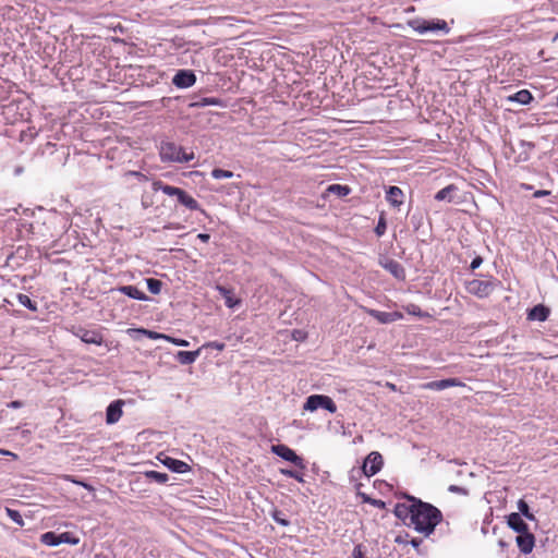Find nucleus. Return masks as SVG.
Segmentation results:
<instances>
[{
  "label": "nucleus",
  "instance_id": "nucleus-1",
  "mask_svg": "<svg viewBox=\"0 0 558 558\" xmlns=\"http://www.w3.org/2000/svg\"><path fill=\"white\" fill-rule=\"evenodd\" d=\"M408 499L410 502H414V513L409 524L413 525L417 532L424 533L425 535L433 533L436 525L442 520L440 510L415 497H408Z\"/></svg>",
  "mask_w": 558,
  "mask_h": 558
},
{
  "label": "nucleus",
  "instance_id": "nucleus-2",
  "mask_svg": "<svg viewBox=\"0 0 558 558\" xmlns=\"http://www.w3.org/2000/svg\"><path fill=\"white\" fill-rule=\"evenodd\" d=\"M159 156L163 162H189L194 159V153H186L181 146L173 142H162Z\"/></svg>",
  "mask_w": 558,
  "mask_h": 558
},
{
  "label": "nucleus",
  "instance_id": "nucleus-3",
  "mask_svg": "<svg viewBox=\"0 0 558 558\" xmlns=\"http://www.w3.org/2000/svg\"><path fill=\"white\" fill-rule=\"evenodd\" d=\"M408 25L415 32L420 34H424L426 32H442L445 34H448L450 32V28L448 26V23L445 20H433L427 21L423 19H413L408 22Z\"/></svg>",
  "mask_w": 558,
  "mask_h": 558
},
{
  "label": "nucleus",
  "instance_id": "nucleus-4",
  "mask_svg": "<svg viewBox=\"0 0 558 558\" xmlns=\"http://www.w3.org/2000/svg\"><path fill=\"white\" fill-rule=\"evenodd\" d=\"M495 281L472 279L465 282V290L468 293L484 299L489 296L495 290Z\"/></svg>",
  "mask_w": 558,
  "mask_h": 558
},
{
  "label": "nucleus",
  "instance_id": "nucleus-5",
  "mask_svg": "<svg viewBox=\"0 0 558 558\" xmlns=\"http://www.w3.org/2000/svg\"><path fill=\"white\" fill-rule=\"evenodd\" d=\"M319 408H323L330 413L337 412V405L333 400L329 396L325 395H312L306 399L303 405V410L310 412H314Z\"/></svg>",
  "mask_w": 558,
  "mask_h": 558
},
{
  "label": "nucleus",
  "instance_id": "nucleus-6",
  "mask_svg": "<svg viewBox=\"0 0 558 558\" xmlns=\"http://www.w3.org/2000/svg\"><path fill=\"white\" fill-rule=\"evenodd\" d=\"M271 452L284 459L286 461L293 463L298 468H305L304 460L301 457H299L295 453V451L289 448L287 445H272Z\"/></svg>",
  "mask_w": 558,
  "mask_h": 558
},
{
  "label": "nucleus",
  "instance_id": "nucleus-7",
  "mask_svg": "<svg viewBox=\"0 0 558 558\" xmlns=\"http://www.w3.org/2000/svg\"><path fill=\"white\" fill-rule=\"evenodd\" d=\"M384 465L383 457L377 451H372L364 460L362 470L363 473L371 477L377 474Z\"/></svg>",
  "mask_w": 558,
  "mask_h": 558
},
{
  "label": "nucleus",
  "instance_id": "nucleus-8",
  "mask_svg": "<svg viewBox=\"0 0 558 558\" xmlns=\"http://www.w3.org/2000/svg\"><path fill=\"white\" fill-rule=\"evenodd\" d=\"M365 311L380 324H390L403 318L401 312H381L374 308H366Z\"/></svg>",
  "mask_w": 558,
  "mask_h": 558
},
{
  "label": "nucleus",
  "instance_id": "nucleus-9",
  "mask_svg": "<svg viewBox=\"0 0 558 558\" xmlns=\"http://www.w3.org/2000/svg\"><path fill=\"white\" fill-rule=\"evenodd\" d=\"M465 384L459 378H446L441 380L428 381L422 385L423 389L444 390L450 387H464Z\"/></svg>",
  "mask_w": 558,
  "mask_h": 558
},
{
  "label": "nucleus",
  "instance_id": "nucleus-10",
  "mask_svg": "<svg viewBox=\"0 0 558 558\" xmlns=\"http://www.w3.org/2000/svg\"><path fill=\"white\" fill-rule=\"evenodd\" d=\"M196 82L195 74L190 70H179L172 78L173 85L179 88H189Z\"/></svg>",
  "mask_w": 558,
  "mask_h": 558
},
{
  "label": "nucleus",
  "instance_id": "nucleus-11",
  "mask_svg": "<svg viewBox=\"0 0 558 558\" xmlns=\"http://www.w3.org/2000/svg\"><path fill=\"white\" fill-rule=\"evenodd\" d=\"M515 541L520 551L525 555L532 553L535 546V537L530 531L519 534Z\"/></svg>",
  "mask_w": 558,
  "mask_h": 558
},
{
  "label": "nucleus",
  "instance_id": "nucleus-12",
  "mask_svg": "<svg viewBox=\"0 0 558 558\" xmlns=\"http://www.w3.org/2000/svg\"><path fill=\"white\" fill-rule=\"evenodd\" d=\"M122 405H123L122 400L113 401L108 405L107 412H106V422L108 424H114L121 418L122 413H123Z\"/></svg>",
  "mask_w": 558,
  "mask_h": 558
},
{
  "label": "nucleus",
  "instance_id": "nucleus-13",
  "mask_svg": "<svg viewBox=\"0 0 558 558\" xmlns=\"http://www.w3.org/2000/svg\"><path fill=\"white\" fill-rule=\"evenodd\" d=\"M507 523L513 531H515L519 534L529 531L527 524L517 512H512L507 517Z\"/></svg>",
  "mask_w": 558,
  "mask_h": 558
},
{
  "label": "nucleus",
  "instance_id": "nucleus-14",
  "mask_svg": "<svg viewBox=\"0 0 558 558\" xmlns=\"http://www.w3.org/2000/svg\"><path fill=\"white\" fill-rule=\"evenodd\" d=\"M550 314V310L543 304L535 305L527 312V319L545 322Z\"/></svg>",
  "mask_w": 558,
  "mask_h": 558
},
{
  "label": "nucleus",
  "instance_id": "nucleus-15",
  "mask_svg": "<svg viewBox=\"0 0 558 558\" xmlns=\"http://www.w3.org/2000/svg\"><path fill=\"white\" fill-rule=\"evenodd\" d=\"M397 518H399L402 521H407L408 519L410 522L412 521V514L414 513V502L408 504H397L393 510Z\"/></svg>",
  "mask_w": 558,
  "mask_h": 558
},
{
  "label": "nucleus",
  "instance_id": "nucleus-16",
  "mask_svg": "<svg viewBox=\"0 0 558 558\" xmlns=\"http://www.w3.org/2000/svg\"><path fill=\"white\" fill-rule=\"evenodd\" d=\"M162 463L168 469H170L171 471L177 472V473H186L191 469L190 465L186 462L178 460V459L169 458V457H167L162 461Z\"/></svg>",
  "mask_w": 558,
  "mask_h": 558
},
{
  "label": "nucleus",
  "instance_id": "nucleus-17",
  "mask_svg": "<svg viewBox=\"0 0 558 558\" xmlns=\"http://www.w3.org/2000/svg\"><path fill=\"white\" fill-rule=\"evenodd\" d=\"M80 338L83 342L88 344L100 345L104 341L102 335L96 330H81Z\"/></svg>",
  "mask_w": 558,
  "mask_h": 558
},
{
  "label": "nucleus",
  "instance_id": "nucleus-18",
  "mask_svg": "<svg viewBox=\"0 0 558 558\" xmlns=\"http://www.w3.org/2000/svg\"><path fill=\"white\" fill-rule=\"evenodd\" d=\"M153 190L154 191H162L166 195H169V196H175L177 198L179 197V195L181 194V192L183 191L182 189L180 187H177V186H172V185H168V184H165L162 181L158 180V181H154L153 182Z\"/></svg>",
  "mask_w": 558,
  "mask_h": 558
},
{
  "label": "nucleus",
  "instance_id": "nucleus-19",
  "mask_svg": "<svg viewBox=\"0 0 558 558\" xmlns=\"http://www.w3.org/2000/svg\"><path fill=\"white\" fill-rule=\"evenodd\" d=\"M386 198L392 206H399L403 203V192L398 186H390L387 191Z\"/></svg>",
  "mask_w": 558,
  "mask_h": 558
},
{
  "label": "nucleus",
  "instance_id": "nucleus-20",
  "mask_svg": "<svg viewBox=\"0 0 558 558\" xmlns=\"http://www.w3.org/2000/svg\"><path fill=\"white\" fill-rule=\"evenodd\" d=\"M201 353V349H197L195 351H179L177 353V360L182 365H189L196 361Z\"/></svg>",
  "mask_w": 558,
  "mask_h": 558
},
{
  "label": "nucleus",
  "instance_id": "nucleus-21",
  "mask_svg": "<svg viewBox=\"0 0 558 558\" xmlns=\"http://www.w3.org/2000/svg\"><path fill=\"white\" fill-rule=\"evenodd\" d=\"M384 268L398 279L404 278V268L395 259H389L384 264Z\"/></svg>",
  "mask_w": 558,
  "mask_h": 558
},
{
  "label": "nucleus",
  "instance_id": "nucleus-22",
  "mask_svg": "<svg viewBox=\"0 0 558 558\" xmlns=\"http://www.w3.org/2000/svg\"><path fill=\"white\" fill-rule=\"evenodd\" d=\"M217 290L223 296L225 303L229 308H233L240 304V300L234 298L232 291L222 286H217Z\"/></svg>",
  "mask_w": 558,
  "mask_h": 558
},
{
  "label": "nucleus",
  "instance_id": "nucleus-23",
  "mask_svg": "<svg viewBox=\"0 0 558 558\" xmlns=\"http://www.w3.org/2000/svg\"><path fill=\"white\" fill-rule=\"evenodd\" d=\"M508 100L514 101V102H518L521 105H527L533 100V96H532L531 92H529L527 89H521V90L514 93L513 95L509 96Z\"/></svg>",
  "mask_w": 558,
  "mask_h": 558
},
{
  "label": "nucleus",
  "instance_id": "nucleus-24",
  "mask_svg": "<svg viewBox=\"0 0 558 558\" xmlns=\"http://www.w3.org/2000/svg\"><path fill=\"white\" fill-rule=\"evenodd\" d=\"M178 202L189 208L190 210H198L199 204L198 202L187 194L184 190L181 192V194L178 197Z\"/></svg>",
  "mask_w": 558,
  "mask_h": 558
},
{
  "label": "nucleus",
  "instance_id": "nucleus-25",
  "mask_svg": "<svg viewBox=\"0 0 558 558\" xmlns=\"http://www.w3.org/2000/svg\"><path fill=\"white\" fill-rule=\"evenodd\" d=\"M64 536H66V533L57 535L53 532H47V533L43 534L41 541L44 544H46L48 546H57V545L63 543Z\"/></svg>",
  "mask_w": 558,
  "mask_h": 558
},
{
  "label": "nucleus",
  "instance_id": "nucleus-26",
  "mask_svg": "<svg viewBox=\"0 0 558 558\" xmlns=\"http://www.w3.org/2000/svg\"><path fill=\"white\" fill-rule=\"evenodd\" d=\"M120 291L132 299L146 300L145 293L134 286H124Z\"/></svg>",
  "mask_w": 558,
  "mask_h": 558
},
{
  "label": "nucleus",
  "instance_id": "nucleus-27",
  "mask_svg": "<svg viewBox=\"0 0 558 558\" xmlns=\"http://www.w3.org/2000/svg\"><path fill=\"white\" fill-rule=\"evenodd\" d=\"M457 190H458V187L454 184H449L436 193L435 199L438 202H441L445 199L451 202V194L453 192H456Z\"/></svg>",
  "mask_w": 558,
  "mask_h": 558
},
{
  "label": "nucleus",
  "instance_id": "nucleus-28",
  "mask_svg": "<svg viewBox=\"0 0 558 558\" xmlns=\"http://www.w3.org/2000/svg\"><path fill=\"white\" fill-rule=\"evenodd\" d=\"M350 187L348 185H341V184H331L327 187V193H332L338 195L339 197L347 196L350 193Z\"/></svg>",
  "mask_w": 558,
  "mask_h": 558
},
{
  "label": "nucleus",
  "instance_id": "nucleus-29",
  "mask_svg": "<svg viewBox=\"0 0 558 558\" xmlns=\"http://www.w3.org/2000/svg\"><path fill=\"white\" fill-rule=\"evenodd\" d=\"M403 310H404L409 315H412V316H416V317H420V318H423V317H429V314H428V313L423 312L418 305L413 304V303H410V304L403 305Z\"/></svg>",
  "mask_w": 558,
  "mask_h": 558
},
{
  "label": "nucleus",
  "instance_id": "nucleus-30",
  "mask_svg": "<svg viewBox=\"0 0 558 558\" xmlns=\"http://www.w3.org/2000/svg\"><path fill=\"white\" fill-rule=\"evenodd\" d=\"M129 332L142 333V335H144L147 338L153 339V340L165 339V337H167V335L159 333V332H156V331H153V330H147V329H144V328L129 329Z\"/></svg>",
  "mask_w": 558,
  "mask_h": 558
},
{
  "label": "nucleus",
  "instance_id": "nucleus-31",
  "mask_svg": "<svg viewBox=\"0 0 558 558\" xmlns=\"http://www.w3.org/2000/svg\"><path fill=\"white\" fill-rule=\"evenodd\" d=\"M145 476L151 481H155L159 484H165L168 481V474L161 473L157 471H147Z\"/></svg>",
  "mask_w": 558,
  "mask_h": 558
},
{
  "label": "nucleus",
  "instance_id": "nucleus-32",
  "mask_svg": "<svg viewBox=\"0 0 558 558\" xmlns=\"http://www.w3.org/2000/svg\"><path fill=\"white\" fill-rule=\"evenodd\" d=\"M387 230V220H386V214L384 211L380 213L377 226L375 227V233L377 236H381L385 234Z\"/></svg>",
  "mask_w": 558,
  "mask_h": 558
},
{
  "label": "nucleus",
  "instance_id": "nucleus-33",
  "mask_svg": "<svg viewBox=\"0 0 558 558\" xmlns=\"http://www.w3.org/2000/svg\"><path fill=\"white\" fill-rule=\"evenodd\" d=\"M17 301L28 310L36 312L37 311V304L36 302L32 301L31 298L26 294L19 293L17 294Z\"/></svg>",
  "mask_w": 558,
  "mask_h": 558
},
{
  "label": "nucleus",
  "instance_id": "nucleus-34",
  "mask_svg": "<svg viewBox=\"0 0 558 558\" xmlns=\"http://www.w3.org/2000/svg\"><path fill=\"white\" fill-rule=\"evenodd\" d=\"M211 177L214 179L220 180V179H230L233 177V172L220 168H216L211 171Z\"/></svg>",
  "mask_w": 558,
  "mask_h": 558
},
{
  "label": "nucleus",
  "instance_id": "nucleus-35",
  "mask_svg": "<svg viewBox=\"0 0 558 558\" xmlns=\"http://www.w3.org/2000/svg\"><path fill=\"white\" fill-rule=\"evenodd\" d=\"M161 281L158 280V279H154V278H149L147 279V287H148V290L153 293V294H158L161 290Z\"/></svg>",
  "mask_w": 558,
  "mask_h": 558
},
{
  "label": "nucleus",
  "instance_id": "nucleus-36",
  "mask_svg": "<svg viewBox=\"0 0 558 558\" xmlns=\"http://www.w3.org/2000/svg\"><path fill=\"white\" fill-rule=\"evenodd\" d=\"M361 496H362L363 502L369 504L379 509H385V507H386L385 501H383L380 499H374L365 494H361Z\"/></svg>",
  "mask_w": 558,
  "mask_h": 558
},
{
  "label": "nucleus",
  "instance_id": "nucleus-37",
  "mask_svg": "<svg viewBox=\"0 0 558 558\" xmlns=\"http://www.w3.org/2000/svg\"><path fill=\"white\" fill-rule=\"evenodd\" d=\"M518 509L526 519L534 520V514L530 512L529 505L523 499L518 501Z\"/></svg>",
  "mask_w": 558,
  "mask_h": 558
},
{
  "label": "nucleus",
  "instance_id": "nucleus-38",
  "mask_svg": "<svg viewBox=\"0 0 558 558\" xmlns=\"http://www.w3.org/2000/svg\"><path fill=\"white\" fill-rule=\"evenodd\" d=\"M7 514L13 522L17 523L19 525L22 526L24 524L23 518L17 510L7 508Z\"/></svg>",
  "mask_w": 558,
  "mask_h": 558
},
{
  "label": "nucleus",
  "instance_id": "nucleus-39",
  "mask_svg": "<svg viewBox=\"0 0 558 558\" xmlns=\"http://www.w3.org/2000/svg\"><path fill=\"white\" fill-rule=\"evenodd\" d=\"M280 473L283 474L284 476H288V477H291V478H294L298 482L300 483H303L304 482V478H303V475L300 474L299 472L296 471H293V470H288V469H281L280 470Z\"/></svg>",
  "mask_w": 558,
  "mask_h": 558
},
{
  "label": "nucleus",
  "instance_id": "nucleus-40",
  "mask_svg": "<svg viewBox=\"0 0 558 558\" xmlns=\"http://www.w3.org/2000/svg\"><path fill=\"white\" fill-rule=\"evenodd\" d=\"M203 347L211 348V349H215L218 351H223L226 348V344L223 342H219V341H210V342L205 343Z\"/></svg>",
  "mask_w": 558,
  "mask_h": 558
},
{
  "label": "nucleus",
  "instance_id": "nucleus-41",
  "mask_svg": "<svg viewBox=\"0 0 558 558\" xmlns=\"http://www.w3.org/2000/svg\"><path fill=\"white\" fill-rule=\"evenodd\" d=\"M165 340H167L175 345H179V347H187L189 345V341H186L184 339L173 338L170 336L165 337Z\"/></svg>",
  "mask_w": 558,
  "mask_h": 558
},
{
  "label": "nucleus",
  "instance_id": "nucleus-42",
  "mask_svg": "<svg viewBox=\"0 0 558 558\" xmlns=\"http://www.w3.org/2000/svg\"><path fill=\"white\" fill-rule=\"evenodd\" d=\"M280 514L281 513L279 511H276L272 515L274 520L282 526H288L290 522L287 519L282 518Z\"/></svg>",
  "mask_w": 558,
  "mask_h": 558
},
{
  "label": "nucleus",
  "instance_id": "nucleus-43",
  "mask_svg": "<svg viewBox=\"0 0 558 558\" xmlns=\"http://www.w3.org/2000/svg\"><path fill=\"white\" fill-rule=\"evenodd\" d=\"M449 490L452 493L461 494V495H468L469 492L464 487H460L458 485H450Z\"/></svg>",
  "mask_w": 558,
  "mask_h": 558
},
{
  "label": "nucleus",
  "instance_id": "nucleus-44",
  "mask_svg": "<svg viewBox=\"0 0 558 558\" xmlns=\"http://www.w3.org/2000/svg\"><path fill=\"white\" fill-rule=\"evenodd\" d=\"M353 558H367L365 557L363 550H362V546L361 545H356L353 549Z\"/></svg>",
  "mask_w": 558,
  "mask_h": 558
},
{
  "label": "nucleus",
  "instance_id": "nucleus-45",
  "mask_svg": "<svg viewBox=\"0 0 558 558\" xmlns=\"http://www.w3.org/2000/svg\"><path fill=\"white\" fill-rule=\"evenodd\" d=\"M8 408H11V409H19L21 407H23V402L22 401H19V400H15V401H11L7 404Z\"/></svg>",
  "mask_w": 558,
  "mask_h": 558
},
{
  "label": "nucleus",
  "instance_id": "nucleus-46",
  "mask_svg": "<svg viewBox=\"0 0 558 558\" xmlns=\"http://www.w3.org/2000/svg\"><path fill=\"white\" fill-rule=\"evenodd\" d=\"M549 194H550V192H549V191H546V190H538V191H536V192L533 194V196H534L535 198H539V197H543V196H547V195H549Z\"/></svg>",
  "mask_w": 558,
  "mask_h": 558
},
{
  "label": "nucleus",
  "instance_id": "nucleus-47",
  "mask_svg": "<svg viewBox=\"0 0 558 558\" xmlns=\"http://www.w3.org/2000/svg\"><path fill=\"white\" fill-rule=\"evenodd\" d=\"M0 454L9 456V457H11L14 460H16L19 458L16 453H14L12 451H9V450H5V449H0Z\"/></svg>",
  "mask_w": 558,
  "mask_h": 558
},
{
  "label": "nucleus",
  "instance_id": "nucleus-48",
  "mask_svg": "<svg viewBox=\"0 0 558 558\" xmlns=\"http://www.w3.org/2000/svg\"><path fill=\"white\" fill-rule=\"evenodd\" d=\"M482 263V258L481 257H476L472 260L471 263V269H476Z\"/></svg>",
  "mask_w": 558,
  "mask_h": 558
},
{
  "label": "nucleus",
  "instance_id": "nucleus-49",
  "mask_svg": "<svg viewBox=\"0 0 558 558\" xmlns=\"http://www.w3.org/2000/svg\"><path fill=\"white\" fill-rule=\"evenodd\" d=\"M197 239H199L202 242L207 243L210 239V235L208 233H199L197 235Z\"/></svg>",
  "mask_w": 558,
  "mask_h": 558
},
{
  "label": "nucleus",
  "instance_id": "nucleus-50",
  "mask_svg": "<svg viewBox=\"0 0 558 558\" xmlns=\"http://www.w3.org/2000/svg\"><path fill=\"white\" fill-rule=\"evenodd\" d=\"M165 229H180L181 226L179 223H169L163 227Z\"/></svg>",
  "mask_w": 558,
  "mask_h": 558
},
{
  "label": "nucleus",
  "instance_id": "nucleus-51",
  "mask_svg": "<svg viewBox=\"0 0 558 558\" xmlns=\"http://www.w3.org/2000/svg\"><path fill=\"white\" fill-rule=\"evenodd\" d=\"M78 539H73L71 541L72 544H77ZM63 543H70V539H69V535L66 534V536L63 537Z\"/></svg>",
  "mask_w": 558,
  "mask_h": 558
},
{
  "label": "nucleus",
  "instance_id": "nucleus-52",
  "mask_svg": "<svg viewBox=\"0 0 558 558\" xmlns=\"http://www.w3.org/2000/svg\"><path fill=\"white\" fill-rule=\"evenodd\" d=\"M132 174L137 177V178H140V179H146V177L143 173L137 172V171L132 172Z\"/></svg>",
  "mask_w": 558,
  "mask_h": 558
},
{
  "label": "nucleus",
  "instance_id": "nucleus-53",
  "mask_svg": "<svg viewBox=\"0 0 558 558\" xmlns=\"http://www.w3.org/2000/svg\"><path fill=\"white\" fill-rule=\"evenodd\" d=\"M206 104H208V105H217L218 101L216 99H206Z\"/></svg>",
  "mask_w": 558,
  "mask_h": 558
},
{
  "label": "nucleus",
  "instance_id": "nucleus-54",
  "mask_svg": "<svg viewBox=\"0 0 558 558\" xmlns=\"http://www.w3.org/2000/svg\"><path fill=\"white\" fill-rule=\"evenodd\" d=\"M388 387H389L390 389H392V390H395V389H396V386H395L393 384H388Z\"/></svg>",
  "mask_w": 558,
  "mask_h": 558
},
{
  "label": "nucleus",
  "instance_id": "nucleus-55",
  "mask_svg": "<svg viewBox=\"0 0 558 558\" xmlns=\"http://www.w3.org/2000/svg\"><path fill=\"white\" fill-rule=\"evenodd\" d=\"M522 186H523L524 189H526V190H530V189H532L531 186H529V185H525V184H523Z\"/></svg>",
  "mask_w": 558,
  "mask_h": 558
}]
</instances>
